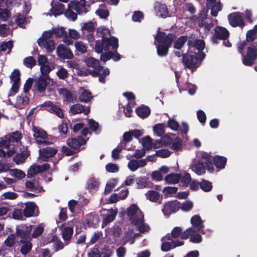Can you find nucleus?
<instances>
[{
    "label": "nucleus",
    "instance_id": "57",
    "mask_svg": "<svg viewBox=\"0 0 257 257\" xmlns=\"http://www.w3.org/2000/svg\"><path fill=\"white\" fill-rule=\"evenodd\" d=\"M202 237L201 235L195 232L192 233L190 237V241L194 243H198L201 242Z\"/></svg>",
    "mask_w": 257,
    "mask_h": 257
},
{
    "label": "nucleus",
    "instance_id": "6",
    "mask_svg": "<svg viewBox=\"0 0 257 257\" xmlns=\"http://www.w3.org/2000/svg\"><path fill=\"white\" fill-rule=\"evenodd\" d=\"M32 225H27L26 224H22L16 227V231L15 234L18 239L20 238L18 243L24 242L23 241L31 239V233L32 231Z\"/></svg>",
    "mask_w": 257,
    "mask_h": 257
},
{
    "label": "nucleus",
    "instance_id": "60",
    "mask_svg": "<svg viewBox=\"0 0 257 257\" xmlns=\"http://www.w3.org/2000/svg\"><path fill=\"white\" fill-rule=\"evenodd\" d=\"M117 184V180L115 179H113L112 181L107 183L106 185L105 188V193H110L112 191L113 188L115 187Z\"/></svg>",
    "mask_w": 257,
    "mask_h": 257
},
{
    "label": "nucleus",
    "instance_id": "31",
    "mask_svg": "<svg viewBox=\"0 0 257 257\" xmlns=\"http://www.w3.org/2000/svg\"><path fill=\"white\" fill-rule=\"evenodd\" d=\"M188 40V37L186 35L181 36L177 40H175L173 48L175 49L181 50Z\"/></svg>",
    "mask_w": 257,
    "mask_h": 257
},
{
    "label": "nucleus",
    "instance_id": "10",
    "mask_svg": "<svg viewBox=\"0 0 257 257\" xmlns=\"http://www.w3.org/2000/svg\"><path fill=\"white\" fill-rule=\"evenodd\" d=\"M215 34L212 37L214 44H217L218 40H226L229 37V33L226 28L217 26L215 28Z\"/></svg>",
    "mask_w": 257,
    "mask_h": 257
},
{
    "label": "nucleus",
    "instance_id": "47",
    "mask_svg": "<svg viewBox=\"0 0 257 257\" xmlns=\"http://www.w3.org/2000/svg\"><path fill=\"white\" fill-rule=\"evenodd\" d=\"M24 64L28 68H32L36 64V61L33 56H29L24 59Z\"/></svg>",
    "mask_w": 257,
    "mask_h": 257
},
{
    "label": "nucleus",
    "instance_id": "26",
    "mask_svg": "<svg viewBox=\"0 0 257 257\" xmlns=\"http://www.w3.org/2000/svg\"><path fill=\"white\" fill-rule=\"evenodd\" d=\"M146 165V162L145 160L142 159L137 161V160L133 159L128 163L127 167L131 171L134 172L139 167H143Z\"/></svg>",
    "mask_w": 257,
    "mask_h": 257
},
{
    "label": "nucleus",
    "instance_id": "35",
    "mask_svg": "<svg viewBox=\"0 0 257 257\" xmlns=\"http://www.w3.org/2000/svg\"><path fill=\"white\" fill-rule=\"evenodd\" d=\"M7 138L10 140L11 144L18 143L20 142L22 138V134L19 131L13 132L10 134L7 135Z\"/></svg>",
    "mask_w": 257,
    "mask_h": 257
},
{
    "label": "nucleus",
    "instance_id": "53",
    "mask_svg": "<svg viewBox=\"0 0 257 257\" xmlns=\"http://www.w3.org/2000/svg\"><path fill=\"white\" fill-rule=\"evenodd\" d=\"M119 144L117 147L114 149L112 151V157L114 160H117L119 158V154L122 150V145Z\"/></svg>",
    "mask_w": 257,
    "mask_h": 257
},
{
    "label": "nucleus",
    "instance_id": "21",
    "mask_svg": "<svg viewBox=\"0 0 257 257\" xmlns=\"http://www.w3.org/2000/svg\"><path fill=\"white\" fill-rule=\"evenodd\" d=\"M57 153V149L55 148L47 147L40 150V156L44 161H48L50 157H54Z\"/></svg>",
    "mask_w": 257,
    "mask_h": 257
},
{
    "label": "nucleus",
    "instance_id": "48",
    "mask_svg": "<svg viewBox=\"0 0 257 257\" xmlns=\"http://www.w3.org/2000/svg\"><path fill=\"white\" fill-rule=\"evenodd\" d=\"M51 70V69L49 66V64L42 65L40 66L41 74L40 76L44 77L46 76L47 78H50L49 74Z\"/></svg>",
    "mask_w": 257,
    "mask_h": 257
},
{
    "label": "nucleus",
    "instance_id": "38",
    "mask_svg": "<svg viewBox=\"0 0 257 257\" xmlns=\"http://www.w3.org/2000/svg\"><path fill=\"white\" fill-rule=\"evenodd\" d=\"M73 233V228L72 227H65L62 231V238L64 240H69Z\"/></svg>",
    "mask_w": 257,
    "mask_h": 257
},
{
    "label": "nucleus",
    "instance_id": "33",
    "mask_svg": "<svg viewBox=\"0 0 257 257\" xmlns=\"http://www.w3.org/2000/svg\"><path fill=\"white\" fill-rule=\"evenodd\" d=\"M86 221L88 226L92 227L99 223L100 218L97 214L91 213L88 215Z\"/></svg>",
    "mask_w": 257,
    "mask_h": 257
},
{
    "label": "nucleus",
    "instance_id": "34",
    "mask_svg": "<svg viewBox=\"0 0 257 257\" xmlns=\"http://www.w3.org/2000/svg\"><path fill=\"white\" fill-rule=\"evenodd\" d=\"M23 242H20L19 243L23 244L21 247L20 251L23 255H27L32 249L33 244L31 242V239L27 240Z\"/></svg>",
    "mask_w": 257,
    "mask_h": 257
},
{
    "label": "nucleus",
    "instance_id": "15",
    "mask_svg": "<svg viewBox=\"0 0 257 257\" xmlns=\"http://www.w3.org/2000/svg\"><path fill=\"white\" fill-rule=\"evenodd\" d=\"M154 9L157 15L162 18L165 19L170 16L168 7L165 4L156 2L155 3Z\"/></svg>",
    "mask_w": 257,
    "mask_h": 257
},
{
    "label": "nucleus",
    "instance_id": "23",
    "mask_svg": "<svg viewBox=\"0 0 257 257\" xmlns=\"http://www.w3.org/2000/svg\"><path fill=\"white\" fill-rule=\"evenodd\" d=\"M30 155V152L28 150L27 147L24 149L21 153L16 154V156L13 157V161L17 165L23 163L25 162L26 159Z\"/></svg>",
    "mask_w": 257,
    "mask_h": 257
},
{
    "label": "nucleus",
    "instance_id": "49",
    "mask_svg": "<svg viewBox=\"0 0 257 257\" xmlns=\"http://www.w3.org/2000/svg\"><path fill=\"white\" fill-rule=\"evenodd\" d=\"M20 71L19 69H15L12 73L10 77L11 81L13 82H20Z\"/></svg>",
    "mask_w": 257,
    "mask_h": 257
},
{
    "label": "nucleus",
    "instance_id": "63",
    "mask_svg": "<svg viewBox=\"0 0 257 257\" xmlns=\"http://www.w3.org/2000/svg\"><path fill=\"white\" fill-rule=\"evenodd\" d=\"M197 117L199 121L203 125H204L206 120V115L205 112L202 110H199L197 112Z\"/></svg>",
    "mask_w": 257,
    "mask_h": 257
},
{
    "label": "nucleus",
    "instance_id": "46",
    "mask_svg": "<svg viewBox=\"0 0 257 257\" xmlns=\"http://www.w3.org/2000/svg\"><path fill=\"white\" fill-rule=\"evenodd\" d=\"M205 162L204 164H205V166L206 169L210 173H212L214 171V168L213 167V159L212 158V156H210L207 159H204Z\"/></svg>",
    "mask_w": 257,
    "mask_h": 257
},
{
    "label": "nucleus",
    "instance_id": "51",
    "mask_svg": "<svg viewBox=\"0 0 257 257\" xmlns=\"http://www.w3.org/2000/svg\"><path fill=\"white\" fill-rule=\"evenodd\" d=\"M81 29L82 31L85 30L89 33H93L95 30L94 23L91 21L84 23Z\"/></svg>",
    "mask_w": 257,
    "mask_h": 257
},
{
    "label": "nucleus",
    "instance_id": "36",
    "mask_svg": "<svg viewBox=\"0 0 257 257\" xmlns=\"http://www.w3.org/2000/svg\"><path fill=\"white\" fill-rule=\"evenodd\" d=\"M117 209H111L110 214L107 215L103 219L102 221V227L107 225L108 223L113 221L117 215Z\"/></svg>",
    "mask_w": 257,
    "mask_h": 257
},
{
    "label": "nucleus",
    "instance_id": "52",
    "mask_svg": "<svg viewBox=\"0 0 257 257\" xmlns=\"http://www.w3.org/2000/svg\"><path fill=\"white\" fill-rule=\"evenodd\" d=\"M11 12L7 9L0 8V19L3 21H6L10 17Z\"/></svg>",
    "mask_w": 257,
    "mask_h": 257
},
{
    "label": "nucleus",
    "instance_id": "16",
    "mask_svg": "<svg viewBox=\"0 0 257 257\" xmlns=\"http://www.w3.org/2000/svg\"><path fill=\"white\" fill-rule=\"evenodd\" d=\"M42 106L47 107V110L50 112L55 113L58 117L61 118H63L64 117L62 109L60 107L55 105L50 101L45 102L42 104Z\"/></svg>",
    "mask_w": 257,
    "mask_h": 257
},
{
    "label": "nucleus",
    "instance_id": "44",
    "mask_svg": "<svg viewBox=\"0 0 257 257\" xmlns=\"http://www.w3.org/2000/svg\"><path fill=\"white\" fill-rule=\"evenodd\" d=\"M171 145V149L174 151H178L182 147V140L181 139V138L177 137L174 140L173 142H172Z\"/></svg>",
    "mask_w": 257,
    "mask_h": 257
},
{
    "label": "nucleus",
    "instance_id": "43",
    "mask_svg": "<svg viewBox=\"0 0 257 257\" xmlns=\"http://www.w3.org/2000/svg\"><path fill=\"white\" fill-rule=\"evenodd\" d=\"M59 93L64 96L67 101L70 102L73 101V94L69 90L66 88H62L60 90Z\"/></svg>",
    "mask_w": 257,
    "mask_h": 257
},
{
    "label": "nucleus",
    "instance_id": "28",
    "mask_svg": "<svg viewBox=\"0 0 257 257\" xmlns=\"http://www.w3.org/2000/svg\"><path fill=\"white\" fill-rule=\"evenodd\" d=\"M227 162V159L223 156H215L213 158V163L214 166L219 169L224 168Z\"/></svg>",
    "mask_w": 257,
    "mask_h": 257
},
{
    "label": "nucleus",
    "instance_id": "54",
    "mask_svg": "<svg viewBox=\"0 0 257 257\" xmlns=\"http://www.w3.org/2000/svg\"><path fill=\"white\" fill-rule=\"evenodd\" d=\"M191 177L189 173H186L181 177L180 179L181 183L184 187H187L190 184Z\"/></svg>",
    "mask_w": 257,
    "mask_h": 257
},
{
    "label": "nucleus",
    "instance_id": "1",
    "mask_svg": "<svg viewBox=\"0 0 257 257\" xmlns=\"http://www.w3.org/2000/svg\"><path fill=\"white\" fill-rule=\"evenodd\" d=\"M176 35L173 33H166L158 30L155 37V44L156 45L157 53L161 57L166 56L169 49L176 40Z\"/></svg>",
    "mask_w": 257,
    "mask_h": 257
},
{
    "label": "nucleus",
    "instance_id": "9",
    "mask_svg": "<svg viewBox=\"0 0 257 257\" xmlns=\"http://www.w3.org/2000/svg\"><path fill=\"white\" fill-rule=\"evenodd\" d=\"M228 20L229 24L232 27H239L243 28L245 26V23L239 12H233L228 15Z\"/></svg>",
    "mask_w": 257,
    "mask_h": 257
},
{
    "label": "nucleus",
    "instance_id": "58",
    "mask_svg": "<svg viewBox=\"0 0 257 257\" xmlns=\"http://www.w3.org/2000/svg\"><path fill=\"white\" fill-rule=\"evenodd\" d=\"M167 125L173 131H177L179 127L178 122L176 120L171 118H169L168 120Z\"/></svg>",
    "mask_w": 257,
    "mask_h": 257
},
{
    "label": "nucleus",
    "instance_id": "30",
    "mask_svg": "<svg viewBox=\"0 0 257 257\" xmlns=\"http://www.w3.org/2000/svg\"><path fill=\"white\" fill-rule=\"evenodd\" d=\"M205 167L204 162L201 160H199L196 163L192 165V169L197 175H200L205 173Z\"/></svg>",
    "mask_w": 257,
    "mask_h": 257
},
{
    "label": "nucleus",
    "instance_id": "62",
    "mask_svg": "<svg viewBox=\"0 0 257 257\" xmlns=\"http://www.w3.org/2000/svg\"><path fill=\"white\" fill-rule=\"evenodd\" d=\"M53 34H55L56 37L61 38L66 34V32L65 29L61 28H55L52 29Z\"/></svg>",
    "mask_w": 257,
    "mask_h": 257
},
{
    "label": "nucleus",
    "instance_id": "42",
    "mask_svg": "<svg viewBox=\"0 0 257 257\" xmlns=\"http://www.w3.org/2000/svg\"><path fill=\"white\" fill-rule=\"evenodd\" d=\"M200 187L204 192L210 191L212 189V183L209 181L202 179L200 182Z\"/></svg>",
    "mask_w": 257,
    "mask_h": 257
},
{
    "label": "nucleus",
    "instance_id": "25",
    "mask_svg": "<svg viewBox=\"0 0 257 257\" xmlns=\"http://www.w3.org/2000/svg\"><path fill=\"white\" fill-rule=\"evenodd\" d=\"M25 207L23 210V215L26 217L33 215L36 204L34 202H27L25 203Z\"/></svg>",
    "mask_w": 257,
    "mask_h": 257
},
{
    "label": "nucleus",
    "instance_id": "4",
    "mask_svg": "<svg viewBox=\"0 0 257 257\" xmlns=\"http://www.w3.org/2000/svg\"><path fill=\"white\" fill-rule=\"evenodd\" d=\"M127 215L134 225H138L143 221L144 215L136 204L131 205L127 209Z\"/></svg>",
    "mask_w": 257,
    "mask_h": 257
},
{
    "label": "nucleus",
    "instance_id": "18",
    "mask_svg": "<svg viewBox=\"0 0 257 257\" xmlns=\"http://www.w3.org/2000/svg\"><path fill=\"white\" fill-rule=\"evenodd\" d=\"M33 130L34 132L33 136L36 142L39 144H46V139L47 137L46 132L44 130L36 126H34Z\"/></svg>",
    "mask_w": 257,
    "mask_h": 257
},
{
    "label": "nucleus",
    "instance_id": "27",
    "mask_svg": "<svg viewBox=\"0 0 257 257\" xmlns=\"http://www.w3.org/2000/svg\"><path fill=\"white\" fill-rule=\"evenodd\" d=\"M190 222L192 225L198 231L201 232L203 231V228L204 227L203 221L199 215H195L193 216L191 218Z\"/></svg>",
    "mask_w": 257,
    "mask_h": 257
},
{
    "label": "nucleus",
    "instance_id": "64",
    "mask_svg": "<svg viewBox=\"0 0 257 257\" xmlns=\"http://www.w3.org/2000/svg\"><path fill=\"white\" fill-rule=\"evenodd\" d=\"M106 170L110 173H116L118 171L119 168L116 164L108 163L106 165Z\"/></svg>",
    "mask_w": 257,
    "mask_h": 257
},
{
    "label": "nucleus",
    "instance_id": "41",
    "mask_svg": "<svg viewBox=\"0 0 257 257\" xmlns=\"http://www.w3.org/2000/svg\"><path fill=\"white\" fill-rule=\"evenodd\" d=\"M154 133L158 137H161L165 133V124L158 123L153 127Z\"/></svg>",
    "mask_w": 257,
    "mask_h": 257
},
{
    "label": "nucleus",
    "instance_id": "61",
    "mask_svg": "<svg viewBox=\"0 0 257 257\" xmlns=\"http://www.w3.org/2000/svg\"><path fill=\"white\" fill-rule=\"evenodd\" d=\"M256 36L255 31L253 29L248 30L246 33V41L251 42L254 40Z\"/></svg>",
    "mask_w": 257,
    "mask_h": 257
},
{
    "label": "nucleus",
    "instance_id": "56",
    "mask_svg": "<svg viewBox=\"0 0 257 257\" xmlns=\"http://www.w3.org/2000/svg\"><path fill=\"white\" fill-rule=\"evenodd\" d=\"M193 207V203L190 201H185L182 204L181 203V209L184 211H189L192 209Z\"/></svg>",
    "mask_w": 257,
    "mask_h": 257
},
{
    "label": "nucleus",
    "instance_id": "7",
    "mask_svg": "<svg viewBox=\"0 0 257 257\" xmlns=\"http://www.w3.org/2000/svg\"><path fill=\"white\" fill-rule=\"evenodd\" d=\"M181 203L179 201L177 200H171L164 204L162 211L164 215L168 217L172 214L179 211Z\"/></svg>",
    "mask_w": 257,
    "mask_h": 257
},
{
    "label": "nucleus",
    "instance_id": "45",
    "mask_svg": "<svg viewBox=\"0 0 257 257\" xmlns=\"http://www.w3.org/2000/svg\"><path fill=\"white\" fill-rule=\"evenodd\" d=\"M78 74L80 76L85 77L89 75H91L93 77H98V73L96 71H92L90 69H86L85 70H80Z\"/></svg>",
    "mask_w": 257,
    "mask_h": 257
},
{
    "label": "nucleus",
    "instance_id": "59",
    "mask_svg": "<svg viewBox=\"0 0 257 257\" xmlns=\"http://www.w3.org/2000/svg\"><path fill=\"white\" fill-rule=\"evenodd\" d=\"M44 227L39 225L34 230L32 234V237L36 238L40 236L44 232Z\"/></svg>",
    "mask_w": 257,
    "mask_h": 257
},
{
    "label": "nucleus",
    "instance_id": "19",
    "mask_svg": "<svg viewBox=\"0 0 257 257\" xmlns=\"http://www.w3.org/2000/svg\"><path fill=\"white\" fill-rule=\"evenodd\" d=\"M29 102L30 98L28 94L22 93L21 95L17 97L15 107L20 109H23L29 105Z\"/></svg>",
    "mask_w": 257,
    "mask_h": 257
},
{
    "label": "nucleus",
    "instance_id": "11",
    "mask_svg": "<svg viewBox=\"0 0 257 257\" xmlns=\"http://www.w3.org/2000/svg\"><path fill=\"white\" fill-rule=\"evenodd\" d=\"M86 141L81 136H78L77 138L69 139L67 141V145L71 149L78 153L80 151L81 146L85 145Z\"/></svg>",
    "mask_w": 257,
    "mask_h": 257
},
{
    "label": "nucleus",
    "instance_id": "13",
    "mask_svg": "<svg viewBox=\"0 0 257 257\" xmlns=\"http://www.w3.org/2000/svg\"><path fill=\"white\" fill-rule=\"evenodd\" d=\"M50 168V165L48 163H45L42 165L34 164L29 169L27 172V177L28 178H32L34 175L38 173H40L49 170Z\"/></svg>",
    "mask_w": 257,
    "mask_h": 257
},
{
    "label": "nucleus",
    "instance_id": "37",
    "mask_svg": "<svg viewBox=\"0 0 257 257\" xmlns=\"http://www.w3.org/2000/svg\"><path fill=\"white\" fill-rule=\"evenodd\" d=\"M148 199L153 202H157L160 198L159 193L154 190H149L146 193Z\"/></svg>",
    "mask_w": 257,
    "mask_h": 257
},
{
    "label": "nucleus",
    "instance_id": "8",
    "mask_svg": "<svg viewBox=\"0 0 257 257\" xmlns=\"http://www.w3.org/2000/svg\"><path fill=\"white\" fill-rule=\"evenodd\" d=\"M257 57V50L253 47H248L246 55L242 56V63L245 66H251Z\"/></svg>",
    "mask_w": 257,
    "mask_h": 257
},
{
    "label": "nucleus",
    "instance_id": "20",
    "mask_svg": "<svg viewBox=\"0 0 257 257\" xmlns=\"http://www.w3.org/2000/svg\"><path fill=\"white\" fill-rule=\"evenodd\" d=\"M58 56L63 59H70L73 57V54L69 48L63 45H60L57 49Z\"/></svg>",
    "mask_w": 257,
    "mask_h": 257
},
{
    "label": "nucleus",
    "instance_id": "2",
    "mask_svg": "<svg viewBox=\"0 0 257 257\" xmlns=\"http://www.w3.org/2000/svg\"><path fill=\"white\" fill-rule=\"evenodd\" d=\"M107 31L105 29H102L101 34H102L101 41L97 40L95 42V51L98 53H102L103 50L108 51L110 46H111L113 49H116L118 47V40L117 38L112 36L107 38L105 36V32ZM97 33H100V29H98Z\"/></svg>",
    "mask_w": 257,
    "mask_h": 257
},
{
    "label": "nucleus",
    "instance_id": "50",
    "mask_svg": "<svg viewBox=\"0 0 257 257\" xmlns=\"http://www.w3.org/2000/svg\"><path fill=\"white\" fill-rule=\"evenodd\" d=\"M16 239L15 233L11 234L6 239L5 243L7 246L12 247L15 244Z\"/></svg>",
    "mask_w": 257,
    "mask_h": 257
},
{
    "label": "nucleus",
    "instance_id": "40",
    "mask_svg": "<svg viewBox=\"0 0 257 257\" xmlns=\"http://www.w3.org/2000/svg\"><path fill=\"white\" fill-rule=\"evenodd\" d=\"M142 141V145L144 149L148 151L153 148V140L150 136H148L144 137Z\"/></svg>",
    "mask_w": 257,
    "mask_h": 257
},
{
    "label": "nucleus",
    "instance_id": "3",
    "mask_svg": "<svg viewBox=\"0 0 257 257\" xmlns=\"http://www.w3.org/2000/svg\"><path fill=\"white\" fill-rule=\"evenodd\" d=\"M205 56V53L198 55L188 51L183 55L182 62L185 68L191 69L193 71L200 66Z\"/></svg>",
    "mask_w": 257,
    "mask_h": 257
},
{
    "label": "nucleus",
    "instance_id": "22",
    "mask_svg": "<svg viewBox=\"0 0 257 257\" xmlns=\"http://www.w3.org/2000/svg\"><path fill=\"white\" fill-rule=\"evenodd\" d=\"M90 111V107L84 106L80 103H77L72 105L70 108V112L73 114H76L84 113L85 115H87Z\"/></svg>",
    "mask_w": 257,
    "mask_h": 257
},
{
    "label": "nucleus",
    "instance_id": "39",
    "mask_svg": "<svg viewBox=\"0 0 257 257\" xmlns=\"http://www.w3.org/2000/svg\"><path fill=\"white\" fill-rule=\"evenodd\" d=\"M93 96L88 90H84L79 97V100L82 102H88L91 101Z\"/></svg>",
    "mask_w": 257,
    "mask_h": 257
},
{
    "label": "nucleus",
    "instance_id": "14",
    "mask_svg": "<svg viewBox=\"0 0 257 257\" xmlns=\"http://www.w3.org/2000/svg\"><path fill=\"white\" fill-rule=\"evenodd\" d=\"M51 78L46 76H39L38 78L35 81L34 87L40 93L45 92L47 86L50 82Z\"/></svg>",
    "mask_w": 257,
    "mask_h": 257
},
{
    "label": "nucleus",
    "instance_id": "32",
    "mask_svg": "<svg viewBox=\"0 0 257 257\" xmlns=\"http://www.w3.org/2000/svg\"><path fill=\"white\" fill-rule=\"evenodd\" d=\"M181 178V175L178 174L170 173L167 175L165 180L167 183L172 184L178 183Z\"/></svg>",
    "mask_w": 257,
    "mask_h": 257
},
{
    "label": "nucleus",
    "instance_id": "12",
    "mask_svg": "<svg viewBox=\"0 0 257 257\" xmlns=\"http://www.w3.org/2000/svg\"><path fill=\"white\" fill-rule=\"evenodd\" d=\"M89 5L85 4V2H78L76 1H71L68 5V8L76 11L79 15L86 14L88 12Z\"/></svg>",
    "mask_w": 257,
    "mask_h": 257
},
{
    "label": "nucleus",
    "instance_id": "17",
    "mask_svg": "<svg viewBox=\"0 0 257 257\" xmlns=\"http://www.w3.org/2000/svg\"><path fill=\"white\" fill-rule=\"evenodd\" d=\"M85 62L88 67H91L94 69L92 71H96L98 73V76L101 74V72L103 69V67L100 65L99 60L92 57H89L85 59Z\"/></svg>",
    "mask_w": 257,
    "mask_h": 257
},
{
    "label": "nucleus",
    "instance_id": "29",
    "mask_svg": "<svg viewBox=\"0 0 257 257\" xmlns=\"http://www.w3.org/2000/svg\"><path fill=\"white\" fill-rule=\"evenodd\" d=\"M136 112L141 118H145L150 114L151 110L148 106L142 105L136 109Z\"/></svg>",
    "mask_w": 257,
    "mask_h": 257
},
{
    "label": "nucleus",
    "instance_id": "5",
    "mask_svg": "<svg viewBox=\"0 0 257 257\" xmlns=\"http://www.w3.org/2000/svg\"><path fill=\"white\" fill-rule=\"evenodd\" d=\"M188 46V52L191 53H195L198 55L201 53H204L203 50L205 48V42L202 39H191V37L188 39L187 41Z\"/></svg>",
    "mask_w": 257,
    "mask_h": 257
},
{
    "label": "nucleus",
    "instance_id": "24",
    "mask_svg": "<svg viewBox=\"0 0 257 257\" xmlns=\"http://www.w3.org/2000/svg\"><path fill=\"white\" fill-rule=\"evenodd\" d=\"M52 8L51 11L55 17L62 15L65 10V6L60 2H54L51 3Z\"/></svg>",
    "mask_w": 257,
    "mask_h": 257
},
{
    "label": "nucleus",
    "instance_id": "55",
    "mask_svg": "<svg viewBox=\"0 0 257 257\" xmlns=\"http://www.w3.org/2000/svg\"><path fill=\"white\" fill-rule=\"evenodd\" d=\"M136 181L138 189L145 188L147 185V178L145 177H138L136 179Z\"/></svg>",
    "mask_w": 257,
    "mask_h": 257
}]
</instances>
